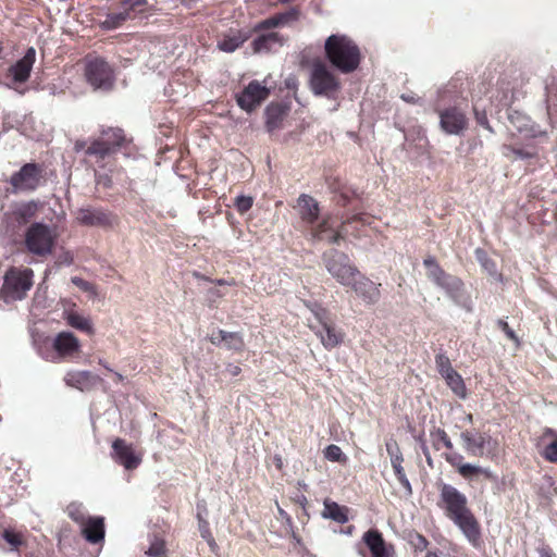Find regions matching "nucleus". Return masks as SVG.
I'll return each instance as SVG.
<instances>
[{
  "instance_id": "f257e3e1",
  "label": "nucleus",
  "mask_w": 557,
  "mask_h": 557,
  "mask_svg": "<svg viewBox=\"0 0 557 557\" xmlns=\"http://www.w3.org/2000/svg\"><path fill=\"white\" fill-rule=\"evenodd\" d=\"M440 506L469 543L478 546L481 541V529L476 518L468 507L467 496L455 486L443 483L440 487Z\"/></svg>"
},
{
  "instance_id": "f03ea898",
  "label": "nucleus",
  "mask_w": 557,
  "mask_h": 557,
  "mask_svg": "<svg viewBox=\"0 0 557 557\" xmlns=\"http://www.w3.org/2000/svg\"><path fill=\"white\" fill-rule=\"evenodd\" d=\"M324 49L329 61L343 73H351L360 64L358 46L345 35H331Z\"/></svg>"
},
{
  "instance_id": "7ed1b4c3",
  "label": "nucleus",
  "mask_w": 557,
  "mask_h": 557,
  "mask_svg": "<svg viewBox=\"0 0 557 557\" xmlns=\"http://www.w3.org/2000/svg\"><path fill=\"white\" fill-rule=\"evenodd\" d=\"M84 75L86 82L96 91H110L115 84V73L112 65L99 55L88 54L84 59Z\"/></svg>"
},
{
  "instance_id": "20e7f679",
  "label": "nucleus",
  "mask_w": 557,
  "mask_h": 557,
  "mask_svg": "<svg viewBox=\"0 0 557 557\" xmlns=\"http://www.w3.org/2000/svg\"><path fill=\"white\" fill-rule=\"evenodd\" d=\"M33 276L29 268H10L3 277L0 298L7 304L24 299L33 286Z\"/></svg>"
},
{
  "instance_id": "39448f33",
  "label": "nucleus",
  "mask_w": 557,
  "mask_h": 557,
  "mask_svg": "<svg viewBox=\"0 0 557 557\" xmlns=\"http://www.w3.org/2000/svg\"><path fill=\"white\" fill-rule=\"evenodd\" d=\"M309 85L315 96H323L329 99H335L341 89L339 81L321 61L313 62L310 71Z\"/></svg>"
},
{
  "instance_id": "423d86ee",
  "label": "nucleus",
  "mask_w": 557,
  "mask_h": 557,
  "mask_svg": "<svg viewBox=\"0 0 557 557\" xmlns=\"http://www.w3.org/2000/svg\"><path fill=\"white\" fill-rule=\"evenodd\" d=\"M323 262L327 272L343 286L351 284L359 275L358 269L350 263L347 255L336 249L323 253Z\"/></svg>"
},
{
  "instance_id": "0eeeda50",
  "label": "nucleus",
  "mask_w": 557,
  "mask_h": 557,
  "mask_svg": "<svg viewBox=\"0 0 557 557\" xmlns=\"http://www.w3.org/2000/svg\"><path fill=\"white\" fill-rule=\"evenodd\" d=\"M54 240L55 236L51 227L40 222L33 223L25 234L26 248L36 256L50 255Z\"/></svg>"
},
{
  "instance_id": "6e6552de",
  "label": "nucleus",
  "mask_w": 557,
  "mask_h": 557,
  "mask_svg": "<svg viewBox=\"0 0 557 557\" xmlns=\"http://www.w3.org/2000/svg\"><path fill=\"white\" fill-rule=\"evenodd\" d=\"M313 314L317 322H310L309 326L320 338L322 345L326 349L338 346L343 342L344 334L329 321L326 311L323 308H318Z\"/></svg>"
},
{
  "instance_id": "1a4fd4ad",
  "label": "nucleus",
  "mask_w": 557,
  "mask_h": 557,
  "mask_svg": "<svg viewBox=\"0 0 557 557\" xmlns=\"http://www.w3.org/2000/svg\"><path fill=\"white\" fill-rule=\"evenodd\" d=\"M507 126L510 138L521 137L523 139H535L546 137V131L534 123L528 115L520 111H510L508 113Z\"/></svg>"
},
{
  "instance_id": "9d476101",
  "label": "nucleus",
  "mask_w": 557,
  "mask_h": 557,
  "mask_svg": "<svg viewBox=\"0 0 557 557\" xmlns=\"http://www.w3.org/2000/svg\"><path fill=\"white\" fill-rule=\"evenodd\" d=\"M41 169L36 163H26L10 177L13 193L34 191L40 183Z\"/></svg>"
},
{
  "instance_id": "9b49d317",
  "label": "nucleus",
  "mask_w": 557,
  "mask_h": 557,
  "mask_svg": "<svg viewBox=\"0 0 557 557\" xmlns=\"http://www.w3.org/2000/svg\"><path fill=\"white\" fill-rule=\"evenodd\" d=\"M270 95V89L258 81H251L243 91L236 95V102L246 112L253 111Z\"/></svg>"
},
{
  "instance_id": "f8f14e48",
  "label": "nucleus",
  "mask_w": 557,
  "mask_h": 557,
  "mask_svg": "<svg viewBox=\"0 0 557 557\" xmlns=\"http://www.w3.org/2000/svg\"><path fill=\"white\" fill-rule=\"evenodd\" d=\"M101 135L106 137L112 135L114 137V141H110L109 138H99L94 140L85 150L87 156H95L99 159H104L107 156L120 148L124 141V134L121 128H108L107 131H102Z\"/></svg>"
},
{
  "instance_id": "ddd939ff",
  "label": "nucleus",
  "mask_w": 557,
  "mask_h": 557,
  "mask_svg": "<svg viewBox=\"0 0 557 557\" xmlns=\"http://www.w3.org/2000/svg\"><path fill=\"white\" fill-rule=\"evenodd\" d=\"M465 450L474 457H483L490 455L494 448L492 447V437L486 433H473L465 431L460 434Z\"/></svg>"
},
{
  "instance_id": "4468645a",
  "label": "nucleus",
  "mask_w": 557,
  "mask_h": 557,
  "mask_svg": "<svg viewBox=\"0 0 557 557\" xmlns=\"http://www.w3.org/2000/svg\"><path fill=\"white\" fill-rule=\"evenodd\" d=\"M441 128L448 135H460L467 127L466 114L456 107L440 111Z\"/></svg>"
},
{
  "instance_id": "2eb2a0df",
  "label": "nucleus",
  "mask_w": 557,
  "mask_h": 557,
  "mask_svg": "<svg viewBox=\"0 0 557 557\" xmlns=\"http://www.w3.org/2000/svg\"><path fill=\"white\" fill-rule=\"evenodd\" d=\"M111 456L116 463L123 466L126 470H134L141 462V457L136 455L132 445L122 438H116L112 443Z\"/></svg>"
},
{
  "instance_id": "dca6fc26",
  "label": "nucleus",
  "mask_w": 557,
  "mask_h": 557,
  "mask_svg": "<svg viewBox=\"0 0 557 557\" xmlns=\"http://www.w3.org/2000/svg\"><path fill=\"white\" fill-rule=\"evenodd\" d=\"M64 382L70 387L88 392L101 382V377L87 370H72L65 373Z\"/></svg>"
},
{
  "instance_id": "f3484780",
  "label": "nucleus",
  "mask_w": 557,
  "mask_h": 557,
  "mask_svg": "<svg viewBox=\"0 0 557 557\" xmlns=\"http://www.w3.org/2000/svg\"><path fill=\"white\" fill-rule=\"evenodd\" d=\"M357 276L358 278L355 277L349 286L364 302L376 304L381 297L380 284L372 282L360 273Z\"/></svg>"
},
{
  "instance_id": "a211bd4d",
  "label": "nucleus",
  "mask_w": 557,
  "mask_h": 557,
  "mask_svg": "<svg viewBox=\"0 0 557 557\" xmlns=\"http://www.w3.org/2000/svg\"><path fill=\"white\" fill-rule=\"evenodd\" d=\"M77 220L87 226H108L113 222V215L100 208H81L77 212Z\"/></svg>"
},
{
  "instance_id": "6ab92c4d",
  "label": "nucleus",
  "mask_w": 557,
  "mask_h": 557,
  "mask_svg": "<svg viewBox=\"0 0 557 557\" xmlns=\"http://www.w3.org/2000/svg\"><path fill=\"white\" fill-rule=\"evenodd\" d=\"M52 346L61 359L72 358L81 349L78 338L71 332H60L54 337Z\"/></svg>"
},
{
  "instance_id": "aec40b11",
  "label": "nucleus",
  "mask_w": 557,
  "mask_h": 557,
  "mask_svg": "<svg viewBox=\"0 0 557 557\" xmlns=\"http://www.w3.org/2000/svg\"><path fill=\"white\" fill-rule=\"evenodd\" d=\"M36 51L34 48L27 49L25 55L11 66L10 72L17 83H24L28 79L33 64L35 62Z\"/></svg>"
},
{
  "instance_id": "412c9836",
  "label": "nucleus",
  "mask_w": 557,
  "mask_h": 557,
  "mask_svg": "<svg viewBox=\"0 0 557 557\" xmlns=\"http://www.w3.org/2000/svg\"><path fill=\"white\" fill-rule=\"evenodd\" d=\"M81 525L82 533L89 543L96 544L104 539L103 518L89 517Z\"/></svg>"
},
{
  "instance_id": "4be33fe9",
  "label": "nucleus",
  "mask_w": 557,
  "mask_h": 557,
  "mask_svg": "<svg viewBox=\"0 0 557 557\" xmlns=\"http://www.w3.org/2000/svg\"><path fill=\"white\" fill-rule=\"evenodd\" d=\"M362 540L371 552L372 557H389L391 553L385 544V541L376 529L367 531Z\"/></svg>"
},
{
  "instance_id": "5701e85b",
  "label": "nucleus",
  "mask_w": 557,
  "mask_h": 557,
  "mask_svg": "<svg viewBox=\"0 0 557 557\" xmlns=\"http://www.w3.org/2000/svg\"><path fill=\"white\" fill-rule=\"evenodd\" d=\"M249 37V32L230 30L221 39L218 40L216 47L223 52L232 53L236 51L245 41H247Z\"/></svg>"
},
{
  "instance_id": "b1692460",
  "label": "nucleus",
  "mask_w": 557,
  "mask_h": 557,
  "mask_svg": "<svg viewBox=\"0 0 557 557\" xmlns=\"http://www.w3.org/2000/svg\"><path fill=\"white\" fill-rule=\"evenodd\" d=\"M432 281L454 299L458 296L462 286V282L458 277L449 275L443 270H435V276Z\"/></svg>"
},
{
  "instance_id": "393cba45",
  "label": "nucleus",
  "mask_w": 557,
  "mask_h": 557,
  "mask_svg": "<svg viewBox=\"0 0 557 557\" xmlns=\"http://www.w3.org/2000/svg\"><path fill=\"white\" fill-rule=\"evenodd\" d=\"M283 46V38L278 33H269L258 36L252 41L256 53L269 52L275 47Z\"/></svg>"
},
{
  "instance_id": "a878e982",
  "label": "nucleus",
  "mask_w": 557,
  "mask_h": 557,
  "mask_svg": "<svg viewBox=\"0 0 557 557\" xmlns=\"http://www.w3.org/2000/svg\"><path fill=\"white\" fill-rule=\"evenodd\" d=\"M322 517L330 519L339 524H344L348 521V508L341 506L337 503L325 499L323 503Z\"/></svg>"
},
{
  "instance_id": "bb28decb",
  "label": "nucleus",
  "mask_w": 557,
  "mask_h": 557,
  "mask_svg": "<svg viewBox=\"0 0 557 557\" xmlns=\"http://www.w3.org/2000/svg\"><path fill=\"white\" fill-rule=\"evenodd\" d=\"M301 219L308 223H313L319 216L318 202L308 195H301L298 199Z\"/></svg>"
},
{
  "instance_id": "cd10ccee",
  "label": "nucleus",
  "mask_w": 557,
  "mask_h": 557,
  "mask_svg": "<svg viewBox=\"0 0 557 557\" xmlns=\"http://www.w3.org/2000/svg\"><path fill=\"white\" fill-rule=\"evenodd\" d=\"M286 115L285 109L278 103H271L265 108V126L269 132L280 128Z\"/></svg>"
},
{
  "instance_id": "c85d7f7f",
  "label": "nucleus",
  "mask_w": 557,
  "mask_h": 557,
  "mask_svg": "<svg viewBox=\"0 0 557 557\" xmlns=\"http://www.w3.org/2000/svg\"><path fill=\"white\" fill-rule=\"evenodd\" d=\"M37 209L38 205L34 200L22 202L15 206L12 211V215L17 224L23 225L36 214Z\"/></svg>"
},
{
  "instance_id": "c756f323",
  "label": "nucleus",
  "mask_w": 557,
  "mask_h": 557,
  "mask_svg": "<svg viewBox=\"0 0 557 557\" xmlns=\"http://www.w3.org/2000/svg\"><path fill=\"white\" fill-rule=\"evenodd\" d=\"M386 451L391 458V463L394 469L395 474L400 473L401 471H405L403 468V454L400 451V448L397 444V442L393 438H389L386 444Z\"/></svg>"
},
{
  "instance_id": "7c9ffc66",
  "label": "nucleus",
  "mask_w": 557,
  "mask_h": 557,
  "mask_svg": "<svg viewBox=\"0 0 557 557\" xmlns=\"http://www.w3.org/2000/svg\"><path fill=\"white\" fill-rule=\"evenodd\" d=\"M313 236L319 240H326L330 244H337L342 237L339 232H335L327 221H323L313 232Z\"/></svg>"
},
{
  "instance_id": "2f4dec72",
  "label": "nucleus",
  "mask_w": 557,
  "mask_h": 557,
  "mask_svg": "<svg viewBox=\"0 0 557 557\" xmlns=\"http://www.w3.org/2000/svg\"><path fill=\"white\" fill-rule=\"evenodd\" d=\"M446 384L449 386V388L460 398L467 397V388L465 385V382L459 373H457L455 370L450 373H446L445 376H443Z\"/></svg>"
},
{
  "instance_id": "473e14b6",
  "label": "nucleus",
  "mask_w": 557,
  "mask_h": 557,
  "mask_svg": "<svg viewBox=\"0 0 557 557\" xmlns=\"http://www.w3.org/2000/svg\"><path fill=\"white\" fill-rule=\"evenodd\" d=\"M131 13L128 9L123 8L122 11L110 13L107 15L104 21L101 23L102 28L104 29H115L120 27L127 18H129Z\"/></svg>"
},
{
  "instance_id": "72a5a7b5",
  "label": "nucleus",
  "mask_w": 557,
  "mask_h": 557,
  "mask_svg": "<svg viewBox=\"0 0 557 557\" xmlns=\"http://www.w3.org/2000/svg\"><path fill=\"white\" fill-rule=\"evenodd\" d=\"M66 320H67V323L74 329L84 331L88 334L94 333V327H92L91 321L84 315H81L78 313H70L67 315Z\"/></svg>"
},
{
  "instance_id": "f704fd0d",
  "label": "nucleus",
  "mask_w": 557,
  "mask_h": 557,
  "mask_svg": "<svg viewBox=\"0 0 557 557\" xmlns=\"http://www.w3.org/2000/svg\"><path fill=\"white\" fill-rule=\"evenodd\" d=\"M430 435L432 438L433 447L436 450L441 449V445H443L447 449H453V443L445 430L441 428H435L434 430L431 431Z\"/></svg>"
},
{
  "instance_id": "c9c22d12",
  "label": "nucleus",
  "mask_w": 557,
  "mask_h": 557,
  "mask_svg": "<svg viewBox=\"0 0 557 557\" xmlns=\"http://www.w3.org/2000/svg\"><path fill=\"white\" fill-rule=\"evenodd\" d=\"M484 474L487 479H495L493 472L487 468H482L472 463H465L459 468V474L466 479L472 478L475 474Z\"/></svg>"
},
{
  "instance_id": "e433bc0d",
  "label": "nucleus",
  "mask_w": 557,
  "mask_h": 557,
  "mask_svg": "<svg viewBox=\"0 0 557 557\" xmlns=\"http://www.w3.org/2000/svg\"><path fill=\"white\" fill-rule=\"evenodd\" d=\"M502 152L506 158H509L510 154H513L516 159H520V160H529V159H533L536 157L535 151H531V150L522 149V148H516L512 145H507V144L503 145Z\"/></svg>"
},
{
  "instance_id": "4c0bfd02",
  "label": "nucleus",
  "mask_w": 557,
  "mask_h": 557,
  "mask_svg": "<svg viewBox=\"0 0 557 557\" xmlns=\"http://www.w3.org/2000/svg\"><path fill=\"white\" fill-rule=\"evenodd\" d=\"M474 255L478 262L490 275L497 274L496 263L487 256L486 251L481 248H476Z\"/></svg>"
},
{
  "instance_id": "58836bf2",
  "label": "nucleus",
  "mask_w": 557,
  "mask_h": 557,
  "mask_svg": "<svg viewBox=\"0 0 557 557\" xmlns=\"http://www.w3.org/2000/svg\"><path fill=\"white\" fill-rule=\"evenodd\" d=\"M324 457L326 460L332 462L345 463L347 461L346 455L343 453L339 446L331 444L324 449Z\"/></svg>"
},
{
  "instance_id": "ea45409f",
  "label": "nucleus",
  "mask_w": 557,
  "mask_h": 557,
  "mask_svg": "<svg viewBox=\"0 0 557 557\" xmlns=\"http://www.w3.org/2000/svg\"><path fill=\"white\" fill-rule=\"evenodd\" d=\"M223 345L227 349L242 350L244 348V341L242 335L237 332H225V339Z\"/></svg>"
},
{
  "instance_id": "a19ab883",
  "label": "nucleus",
  "mask_w": 557,
  "mask_h": 557,
  "mask_svg": "<svg viewBox=\"0 0 557 557\" xmlns=\"http://www.w3.org/2000/svg\"><path fill=\"white\" fill-rule=\"evenodd\" d=\"M435 364L437 371L442 376H445L446 373H450L451 371H454L449 358L446 356V354L442 351L436 355Z\"/></svg>"
},
{
  "instance_id": "79ce46f5",
  "label": "nucleus",
  "mask_w": 557,
  "mask_h": 557,
  "mask_svg": "<svg viewBox=\"0 0 557 557\" xmlns=\"http://www.w3.org/2000/svg\"><path fill=\"white\" fill-rule=\"evenodd\" d=\"M69 517L75 522L82 524L87 519L81 504L72 503L67 506Z\"/></svg>"
},
{
  "instance_id": "37998d69",
  "label": "nucleus",
  "mask_w": 557,
  "mask_h": 557,
  "mask_svg": "<svg viewBox=\"0 0 557 557\" xmlns=\"http://www.w3.org/2000/svg\"><path fill=\"white\" fill-rule=\"evenodd\" d=\"M164 552H165L164 541L161 539L154 537L150 542V546H149L148 550L146 552V554H148L150 557H161V556H163Z\"/></svg>"
},
{
  "instance_id": "c03bdc74",
  "label": "nucleus",
  "mask_w": 557,
  "mask_h": 557,
  "mask_svg": "<svg viewBox=\"0 0 557 557\" xmlns=\"http://www.w3.org/2000/svg\"><path fill=\"white\" fill-rule=\"evenodd\" d=\"M299 11L295 8H292L285 12L277 13L282 25H288L292 22H295L299 17Z\"/></svg>"
},
{
  "instance_id": "a18cd8bd",
  "label": "nucleus",
  "mask_w": 557,
  "mask_h": 557,
  "mask_svg": "<svg viewBox=\"0 0 557 557\" xmlns=\"http://www.w3.org/2000/svg\"><path fill=\"white\" fill-rule=\"evenodd\" d=\"M71 281L79 289H82V290H84L86 293H89L91 295H96L97 294L95 286L91 283H89L88 281H85L84 278L78 277V276H73L71 278Z\"/></svg>"
},
{
  "instance_id": "49530a36",
  "label": "nucleus",
  "mask_w": 557,
  "mask_h": 557,
  "mask_svg": "<svg viewBox=\"0 0 557 557\" xmlns=\"http://www.w3.org/2000/svg\"><path fill=\"white\" fill-rule=\"evenodd\" d=\"M543 457L550 462H557V434L556 440L544 448Z\"/></svg>"
},
{
  "instance_id": "de8ad7c7",
  "label": "nucleus",
  "mask_w": 557,
  "mask_h": 557,
  "mask_svg": "<svg viewBox=\"0 0 557 557\" xmlns=\"http://www.w3.org/2000/svg\"><path fill=\"white\" fill-rule=\"evenodd\" d=\"M252 198L248 196H237L235 199V206L239 212H247L252 207Z\"/></svg>"
},
{
  "instance_id": "09e8293b",
  "label": "nucleus",
  "mask_w": 557,
  "mask_h": 557,
  "mask_svg": "<svg viewBox=\"0 0 557 557\" xmlns=\"http://www.w3.org/2000/svg\"><path fill=\"white\" fill-rule=\"evenodd\" d=\"M473 110H474V115H475V120L476 122L483 126L484 128H486L487 131H490L491 133H493V128L492 126L490 125L488 123V120H487V116H486V113L484 111H481L480 108L478 107V104H474L473 106Z\"/></svg>"
},
{
  "instance_id": "8fccbe9b",
  "label": "nucleus",
  "mask_w": 557,
  "mask_h": 557,
  "mask_svg": "<svg viewBox=\"0 0 557 557\" xmlns=\"http://www.w3.org/2000/svg\"><path fill=\"white\" fill-rule=\"evenodd\" d=\"M283 26L277 14L260 22L257 25V29H269L272 27Z\"/></svg>"
},
{
  "instance_id": "3c124183",
  "label": "nucleus",
  "mask_w": 557,
  "mask_h": 557,
  "mask_svg": "<svg viewBox=\"0 0 557 557\" xmlns=\"http://www.w3.org/2000/svg\"><path fill=\"white\" fill-rule=\"evenodd\" d=\"M199 530L201 533V536L209 543L211 547L215 546V542L211 536L209 524L207 521L199 518Z\"/></svg>"
},
{
  "instance_id": "603ef678",
  "label": "nucleus",
  "mask_w": 557,
  "mask_h": 557,
  "mask_svg": "<svg viewBox=\"0 0 557 557\" xmlns=\"http://www.w3.org/2000/svg\"><path fill=\"white\" fill-rule=\"evenodd\" d=\"M423 264L426 267L429 271V277L432 280L435 276V270H443L434 258L429 257L424 259Z\"/></svg>"
},
{
  "instance_id": "864d4df0",
  "label": "nucleus",
  "mask_w": 557,
  "mask_h": 557,
  "mask_svg": "<svg viewBox=\"0 0 557 557\" xmlns=\"http://www.w3.org/2000/svg\"><path fill=\"white\" fill-rule=\"evenodd\" d=\"M445 459L447 460V462H449L454 467H457L458 469L460 468V466L465 465L462 462L463 457L458 453L446 454Z\"/></svg>"
},
{
  "instance_id": "5fc2aeb1",
  "label": "nucleus",
  "mask_w": 557,
  "mask_h": 557,
  "mask_svg": "<svg viewBox=\"0 0 557 557\" xmlns=\"http://www.w3.org/2000/svg\"><path fill=\"white\" fill-rule=\"evenodd\" d=\"M147 4V0H123L122 8L128 9V12L133 11L138 7H145Z\"/></svg>"
},
{
  "instance_id": "6e6d98bb",
  "label": "nucleus",
  "mask_w": 557,
  "mask_h": 557,
  "mask_svg": "<svg viewBox=\"0 0 557 557\" xmlns=\"http://www.w3.org/2000/svg\"><path fill=\"white\" fill-rule=\"evenodd\" d=\"M3 539L11 545L17 547L18 545H21V540L18 537L17 534H15L14 532L12 531H9V530H4L3 532Z\"/></svg>"
},
{
  "instance_id": "4d7b16f0",
  "label": "nucleus",
  "mask_w": 557,
  "mask_h": 557,
  "mask_svg": "<svg viewBox=\"0 0 557 557\" xmlns=\"http://www.w3.org/2000/svg\"><path fill=\"white\" fill-rule=\"evenodd\" d=\"M396 476H397L400 485L405 488L406 493L408 495H411V493H412L411 484H410L405 471H401L400 473H396Z\"/></svg>"
},
{
  "instance_id": "13d9d810",
  "label": "nucleus",
  "mask_w": 557,
  "mask_h": 557,
  "mask_svg": "<svg viewBox=\"0 0 557 557\" xmlns=\"http://www.w3.org/2000/svg\"><path fill=\"white\" fill-rule=\"evenodd\" d=\"M412 543L414 544V547L419 550L426 549L429 545V541L421 534L417 533L413 537Z\"/></svg>"
},
{
  "instance_id": "bf43d9fd",
  "label": "nucleus",
  "mask_w": 557,
  "mask_h": 557,
  "mask_svg": "<svg viewBox=\"0 0 557 557\" xmlns=\"http://www.w3.org/2000/svg\"><path fill=\"white\" fill-rule=\"evenodd\" d=\"M225 332L224 330H219L216 333H213L209 336V341L216 346H220L224 343L225 339Z\"/></svg>"
},
{
  "instance_id": "052dcab7",
  "label": "nucleus",
  "mask_w": 557,
  "mask_h": 557,
  "mask_svg": "<svg viewBox=\"0 0 557 557\" xmlns=\"http://www.w3.org/2000/svg\"><path fill=\"white\" fill-rule=\"evenodd\" d=\"M224 294L216 287H211L207 292V299L210 302H215L219 298L223 297Z\"/></svg>"
},
{
  "instance_id": "680f3d73",
  "label": "nucleus",
  "mask_w": 557,
  "mask_h": 557,
  "mask_svg": "<svg viewBox=\"0 0 557 557\" xmlns=\"http://www.w3.org/2000/svg\"><path fill=\"white\" fill-rule=\"evenodd\" d=\"M498 325L499 327L505 332V334L510 338V339H513V341H517V336L513 332V330H511L508 325L507 322L503 321V320H499L498 321Z\"/></svg>"
},
{
  "instance_id": "e2e57ef3",
  "label": "nucleus",
  "mask_w": 557,
  "mask_h": 557,
  "mask_svg": "<svg viewBox=\"0 0 557 557\" xmlns=\"http://www.w3.org/2000/svg\"><path fill=\"white\" fill-rule=\"evenodd\" d=\"M225 372L231 376H237L242 372V369L237 364L228 363L225 368Z\"/></svg>"
},
{
  "instance_id": "0e129e2a",
  "label": "nucleus",
  "mask_w": 557,
  "mask_h": 557,
  "mask_svg": "<svg viewBox=\"0 0 557 557\" xmlns=\"http://www.w3.org/2000/svg\"><path fill=\"white\" fill-rule=\"evenodd\" d=\"M540 557H555L553 550L548 546H542L537 549Z\"/></svg>"
},
{
  "instance_id": "69168bd1",
  "label": "nucleus",
  "mask_w": 557,
  "mask_h": 557,
  "mask_svg": "<svg viewBox=\"0 0 557 557\" xmlns=\"http://www.w3.org/2000/svg\"><path fill=\"white\" fill-rule=\"evenodd\" d=\"M352 222H360L361 224L366 225V224H369V216L367 214H358V215H355L351 221H349V224L352 223Z\"/></svg>"
},
{
  "instance_id": "338daca9",
  "label": "nucleus",
  "mask_w": 557,
  "mask_h": 557,
  "mask_svg": "<svg viewBox=\"0 0 557 557\" xmlns=\"http://www.w3.org/2000/svg\"><path fill=\"white\" fill-rule=\"evenodd\" d=\"M417 442L420 444V448H421V450H422V454H423L424 456L430 455L429 447H428L426 442H425V440L423 438V436H418V437H417Z\"/></svg>"
},
{
  "instance_id": "774afa93",
  "label": "nucleus",
  "mask_w": 557,
  "mask_h": 557,
  "mask_svg": "<svg viewBox=\"0 0 557 557\" xmlns=\"http://www.w3.org/2000/svg\"><path fill=\"white\" fill-rule=\"evenodd\" d=\"M401 99L408 103H416L420 98L416 97L414 95L403 94Z\"/></svg>"
}]
</instances>
